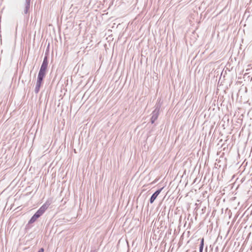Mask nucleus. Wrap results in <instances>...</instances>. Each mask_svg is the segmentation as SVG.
Returning a JSON list of instances; mask_svg holds the SVG:
<instances>
[{"instance_id":"nucleus-1","label":"nucleus","mask_w":252,"mask_h":252,"mask_svg":"<svg viewBox=\"0 0 252 252\" xmlns=\"http://www.w3.org/2000/svg\"><path fill=\"white\" fill-rule=\"evenodd\" d=\"M51 204V201L47 200L46 202L38 209L30 220L29 223H32L36 220L47 209Z\"/></svg>"},{"instance_id":"nucleus-5","label":"nucleus","mask_w":252,"mask_h":252,"mask_svg":"<svg viewBox=\"0 0 252 252\" xmlns=\"http://www.w3.org/2000/svg\"><path fill=\"white\" fill-rule=\"evenodd\" d=\"M163 188H161L159 189H158V190H157L151 196V198H150V203H153L154 202V201L155 200V199H156V198L157 197V196L159 195V194L160 193L161 190Z\"/></svg>"},{"instance_id":"nucleus-7","label":"nucleus","mask_w":252,"mask_h":252,"mask_svg":"<svg viewBox=\"0 0 252 252\" xmlns=\"http://www.w3.org/2000/svg\"><path fill=\"white\" fill-rule=\"evenodd\" d=\"M204 247V239H202L201 241V244L199 247V252H202Z\"/></svg>"},{"instance_id":"nucleus-4","label":"nucleus","mask_w":252,"mask_h":252,"mask_svg":"<svg viewBox=\"0 0 252 252\" xmlns=\"http://www.w3.org/2000/svg\"><path fill=\"white\" fill-rule=\"evenodd\" d=\"M159 109L156 108L152 113V116L151 119L152 124H153L157 119L158 116Z\"/></svg>"},{"instance_id":"nucleus-8","label":"nucleus","mask_w":252,"mask_h":252,"mask_svg":"<svg viewBox=\"0 0 252 252\" xmlns=\"http://www.w3.org/2000/svg\"><path fill=\"white\" fill-rule=\"evenodd\" d=\"M38 252H44V249L43 248L40 249Z\"/></svg>"},{"instance_id":"nucleus-2","label":"nucleus","mask_w":252,"mask_h":252,"mask_svg":"<svg viewBox=\"0 0 252 252\" xmlns=\"http://www.w3.org/2000/svg\"><path fill=\"white\" fill-rule=\"evenodd\" d=\"M48 63L47 61V57H45L43 60L42 65L40 67V70H39L38 75H40L43 76H45V74L46 73V70H47V66H48Z\"/></svg>"},{"instance_id":"nucleus-3","label":"nucleus","mask_w":252,"mask_h":252,"mask_svg":"<svg viewBox=\"0 0 252 252\" xmlns=\"http://www.w3.org/2000/svg\"><path fill=\"white\" fill-rule=\"evenodd\" d=\"M44 77V76H41L40 75H38L37 80L34 90V92L36 94H37L39 91L40 88Z\"/></svg>"},{"instance_id":"nucleus-6","label":"nucleus","mask_w":252,"mask_h":252,"mask_svg":"<svg viewBox=\"0 0 252 252\" xmlns=\"http://www.w3.org/2000/svg\"><path fill=\"white\" fill-rule=\"evenodd\" d=\"M30 1H31V0H26V1H25V9H24V13L25 14L28 13V12L29 11V8H30Z\"/></svg>"}]
</instances>
